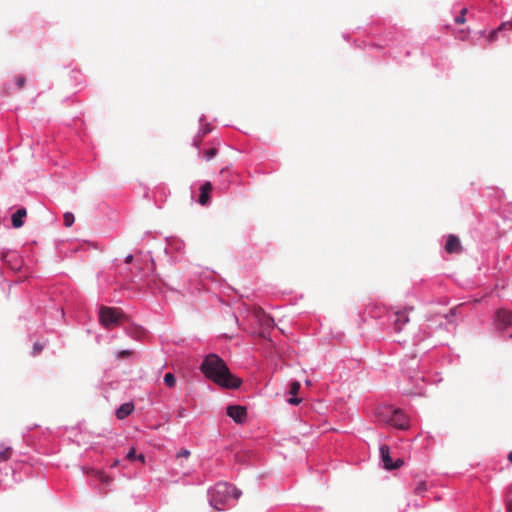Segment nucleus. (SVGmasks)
Masks as SVG:
<instances>
[{"label": "nucleus", "mask_w": 512, "mask_h": 512, "mask_svg": "<svg viewBox=\"0 0 512 512\" xmlns=\"http://www.w3.org/2000/svg\"><path fill=\"white\" fill-rule=\"evenodd\" d=\"M412 306L386 307L378 302H370L365 307V314L378 320L379 325L389 333H400L410 321Z\"/></svg>", "instance_id": "f257e3e1"}, {"label": "nucleus", "mask_w": 512, "mask_h": 512, "mask_svg": "<svg viewBox=\"0 0 512 512\" xmlns=\"http://www.w3.org/2000/svg\"><path fill=\"white\" fill-rule=\"evenodd\" d=\"M199 370L206 379L224 389H238L242 379L234 375L226 362L216 353L205 355Z\"/></svg>", "instance_id": "f03ea898"}, {"label": "nucleus", "mask_w": 512, "mask_h": 512, "mask_svg": "<svg viewBox=\"0 0 512 512\" xmlns=\"http://www.w3.org/2000/svg\"><path fill=\"white\" fill-rule=\"evenodd\" d=\"M420 359L409 356L401 360V375L398 381V390L407 396H423L427 387L424 373L419 369Z\"/></svg>", "instance_id": "7ed1b4c3"}, {"label": "nucleus", "mask_w": 512, "mask_h": 512, "mask_svg": "<svg viewBox=\"0 0 512 512\" xmlns=\"http://www.w3.org/2000/svg\"><path fill=\"white\" fill-rule=\"evenodd\" d=\"M233 292H238V290H232ZM219 301L223 305H227L233 308L232 315L235 319V322L239 325V317L242 316H252L254 321L260 326H272L273 319L265 313V311L255 305H249L248 303L237 298L235 294L231 301H225L222 297H219Z\"/></svg>", "instance_id": "20e7f679"}, {"label": "nucleus", "mask_w": 512, "mask_h": 512, "mask_svg": "<svg viewBox=\"0 0 512 512\" xmlns=\"http://www.w3.org/2000/svg\"><path fill=\"white\" fill-rule=\"evenodd\" d=\"M241 491L229 483H218L208 491L209 504L218 511L226 508L231 500L240 497Z\"/></svg>", "instance_id": "39448f33"}, {"label": "nucleus", "mask_w": 512, "mask_h": 512, "mask_svg": "<svg viewBox=\"0 0 512 512\" xmlns=\"http://www.w3.org/2000/svg\"><path fill=\"white\" fill-rule=\"evenodd\" d=\"M510 327H512V312L506 308L496 309L492 316V330L499 337H505V332Z\"/></svg>", "instance_id": "423d86ee"}, {"label": "nucleus", "mask_w": 512, "mask_h": 512, "mask_svg": "<svg viewBox=\"0 0 512 512\" xmlns=\"http://www.w3.org/2000/svg\"><path fill=\"white\" fill-rule=\"evenodd\" d=\"M123 315V312L119 308L107 306H100L98 312L99 322L105 328L118 325Z\"/></svg>", "instance_id": "0eeeda50"}, {"label": "nucleus", "mask_w": 512, "mask_h": 512, "mask_svg": "<svg viewBox=\"0 0 512 512\" xmlns=\"http://www.w3.org/2000/svg\"><path fill=\"white\" fill-rule=\"evenodd\" d=\"M386 421L393 427L406 430L409 428V419L407 415L400 409L393 406L385 408Z\"/></svg>", "instance_id": "6e6552de"}, {"label": "nucleus", "mask_w": 512, "mask_h": 512, "mask_svg": "<svg viewBox=\"0 0 512 512\" xmlns=\"http://www.w3.org/2000/svg\"><path fill=\"white\" fill-rule=\"evenodd\" d=\"M444 324L442 317H435L428 320L419 327L418 333L414 335V344L418 345L426 339L430 338L434 328L442 327Z\"/></svg>", "instance_id": "1a4fd4ad"}, {"label": "nucleus", "mask_w": 512, "mask_h": 512, "mask_svg": "<svg viewBox=\"0 0 512 512\" xmlns=\"http://www.w3.org/2000/svg\"><path fill=\"white\" fill-rule=\"evenodd\" d=\"M226 414L236 424H243L247 419V409L241 405H228L226 407Z\"/></svg>", "instance_id": "9d476101"}, {"label": "nucleus", "mask_w": 512, "mask_h": 512, "mask_svg": "<svg viewBox=\"0 0 512 512\" xmlns=\"http://www.w3.org/2000/svg\"><path fill=\"white\" fill-rule=\"evenodd\" d=\"M1 259L11 270H19L23 265V259L16 251L3 253Z\"/></svg>", "instance_id": "9b49d317"}, {"label": "nucleus", "mask_w": 512, "mask_h": 512, "mask_svg": "<svg viewBox=\"0 0 512 512\" xmlns=\"http://www.w3.org/2000/svg\"><path fill=\"white\" fill-rule=\"evenodd\" d=\"M379 454L382 467L388 471L393 470V459L390 455V447L386 444L380 445Z\"/></svg>", "instance_id": "f8f14e48"}, {"label": "nucleus", "mask_w": 512, "mask_h": 512, "mask_svg": "<svg viewBox=\"0 0 512 512\" xmlns=\"http://www.w3.org/2000/svg\"><path fill=\"white\" fill-rule=\"evenodd\" d=\"M445 251L449 254L460 253L462 251V245H461L460 239L457 236L450 234L447 237V241L445 244Z\"/></svg>", "instance_id": "ddd939ff"}, {"label": "nucleus", "mask_w": 512, "mask_h": 512, "mask_svg": "<svg viewBox=\"0 0 512 512\" xmlns=\"http://www.w3.org/2000/svg\"><path fill=\"white\" fill-rule=\"evenodd\" d=\"M135 410L134 403L132 401L121 404L115 411V416L118 420H124Z\"/></svg>", "instance_id": "4468645a"}, {"label": "nucleus", "mask_w": 512, "mask_h": 512, "mask_svg": "<svg viewBox=\"0 0 512 512\" xmlns=\"http://www.w3.org/2000/svg\"><path fill=\"white\" fill-rule=\"evenodd\" d=\"M27 216V210L25 208L18 209L11 217L12 226L14 228H20L24 224V218Z\"/></svg>", "instance_id": "2eb2a0df"}, {"label": "nucleus", "mask_w": 512, "mask_h": 512, "mask_svg": "<svg viewBox=\"0 0 512 512\" xmlns=\"http://www.w3.org/2000/svg\"><path fill=\"white\" fill-rule=\"evenodd\" d=\"M200 190H201V193H200L198 201L201 205H206L210 199V193L212 191V184L210 182H205L201 186Z\"/></svg>", "instance_id": "dca6fc26"}, {"label": "nucleus", "mask_w": 512, "mask_h": 512, "mask_svg": "<svg viewBox=\"0 0 512 512\" xmlns=\"http://www.w3.org/2000/svg\"><path fill=\"white\" fill-rule=\"evenodd\" d=\"M459 355L454 354L450 351V349H446L442 352V360L443 362H447L449 364H455L459 362Z\"/></svg>", "instance_id": "f3484780"}, {"label": "nucleus", "mask_w": 512, "mask_h": 512, "mask_svg": "<svg viewBox=\"0 0 512 512\" xmlns=\"http://www.w3.org/2000/svg\"><path fill=\"white\" fill-rule=\"evenodd\" d=\"M163 382L167 387L173 388L176 385V377L172 372H167L163 377Z\"/></svg>", "instance_id": "a211bd4d"}, {"label": "nucleus", "mask_w": 512, "mask_h": 512, "mask_svg": "<svg viewBox=\"0 0 512 512\" xmlns=\"http://www.w3.org/2000/svg\"><path fill=\"white\" fill-rule=\"evenodd\" d=\"M428 490V485L426 481H420L417 483L414 488V493L416 495H423Z\"/></svg>", "instance_id": "6ab92c4d"}, {"label": "nucleus", "mask_w": 512, "mask_h": 512, "mask_svg": "<svg viewBox=\"0 0 512 512\" xmlns=\"http://www.w3.org/2000/svg\"><path fill=\"white\" fill-rule=\"evenodd\" d=\"M133 351L131 349H123V350H118L117 352H115V358L116 359H125V358H128L132 355Z\"/></svg>", "instance_id": "aec40b11"}, {"label": "nucleus", "mask_w": 512, "mask_h": 512, "mask_svg": "<svg viewBox=\"0 0 512 512\" xmlns=\"http://www.w3.org/2000/svg\"><path fill=\"white\" fill-rule=\"evenodd\" d=\"M301 388V384L299 381L297 380H293L291 383H290V386H289V394L291 395H297L299 390Z\"/></svg>", "instance_id": "412c9836"}, {"label": "nucleus", "mask_w": 512, "mask_h": 512, "mask_svg": "<svg viewBox=\"0 0 512 512\" xmlns=\"http://www.w3.org/2000/svg\"><path fill=\"white\" fill-rule=\"evenodd\" d=\"M494 290H491L490 293H486L484 296H482L480 299L475 298L474 301L476 303H488L491 299L495 298V295L493 293Z\"/></svg>", "instance_id": "4be33fe9"}, {"label": "nucleus", "mask_w": 512, "mask_h": 512, "mask_svg": "<svg viewBox=\"0 0 512 512\" xmlns=\"http://www.w3.org/2000/svg\"><path fill=\"white\" fill-rule=\"evenodd\" d=\"M11 451H12V448L9 446L0 450V462L7 461L10 458Z\"/></svg>", "instance_id": "5701e85b"}, {"label": "nucleus", "mask_w": 512, "mask_h": 512, "mask_svg": "<svg viewBox=\"0 0 512 512\" xmlns=\"http://www.w3.org/2000/svg\"><path fill=\"white\" fill-rule=\"evenodd\" d=\"M63 219H64V225L66 227H70L73 225L74 223V215L71 213V212H66L63 216Z\"/></svg>", "instance_id": "b1692460"}, {"label": "nucleus", "mask_w": 512, "mask_h": 512, "mask_svg": "<svg viewBox=\"0 0 512 512\" xmlns=\"http://www.w3.org/2000/svg\"><path fill=\"white\" fill-rule=\"evenodd\" d=\"M286 402L290 405L297 406L302 402V398L298 397L297 395H292L286 400Z\"/></svg>", "instance_id": "393cba45"}, {"label": "nucleus", "mask_w": 512, "mask_h": 512, "mask_svg": "<svg viewBox=\"0 0 512 512\" xmlns=\"http://www.w3.org/2000/svg\"><path fill=\"white\" fill-rule=\"evenodd\" d=\"M191 455V452L190 450L186 449V448H181L177 454H176V458L177 459H181V458H188L189 456Z\"/></svg>", "instance_id": "a878e982"}, {"label": "nucleus", "mask_w": 512, "mask_h": 512, "mask_svg": "<svg viewBox=\"0 0 512 512\" xmlns=\"http://www.w3.org/2000/svg\"><path fill=\"white\" fill-rule=\"evenodd\" d=\"M467 13V9L463 8L460 12V15L455 18V22L457 24H464L465 23V15Z\"/></svg>", "instance_id": "bb28decb"}, {"label": "nucleus", "mask_w": 512, "mask_h": 512, "mask_svg": "<svg viewBox=\"0 0 512 512\" xmlns=\"http://www.w3.org/2000/svg\"><path fill=\"white\" fill-rule=\"evenodd\" d=\"M136 455V449L134 447H131L126 454V459L131 462L136 461Z\"/></svg>", "instance_id": "cd10ccee"}, {"label": "nucleus", "mask_w": 512, "mask_h": 512, "mask_svg": "<svg viewBox=\"0 0 512 512\" xmlns=\"http://www.w3.org/2000/svg\"><path fill=\"white\" fill-rule=\"evenodd\" d=\"M505 503L508 512H512V493L508 492L505 496Z\"/></svg>", "instance_id": "c85d7f7f"}, {"label": "nucleus", "mask_w": 512, "mask_h": 512, "mask_svg": "<svg viewBox=\"0 0 512 512\" xmlns=\"http://www.w3.org/2000/svg\"><path fill=\"white\" fill-rule=\"evenodd\" d=\"M44 348V345L39 343V342H35L34 345H33V350H32V355L33 356H36L38 355Z\"/></svg>", "instance_id": "c756f323"}, {"label": "nucleus", "mask_w": 512, "mask_h": 512, "mask_svg": "<svg viewBox=\"0 0 512 512\" xmlns=\"http://www.w3.org/2000/svg\"><path fill=\"white\" fill-rule=\"evenodd\" d=\"M217 154V149L215 148H210L208 150L205 151L204 153V156L206 158V160H211L215 155Z\"/></svg>", "instance_id": "7c9ffc66"}, {"label": "nucleus", "mask_w": 512, "mask_h": 512, "mask_svg": "<svg viewBox=\"0 0 512 512\" xmlns=\"http://www.w3.org/2000/svg\"><path fill=\"white\" fill-rule=\"evenodd\" d=\"M511 22H512V19L509 20V21H505L503 23H501V25L497 28L499 31H502V30H505V29H511Z\"/></svg>", "instance_id": "2f4dec72"}, {"label": "nucleus", "mask_w": 512, "mask_h": 512, "mask_svg": "<svg viewBox=\"0 0 512 512\" xmlns=\"http://www.w3.org/2000/svg\"><path fill=\"white\" fill-rule=\"evenodd\" d=\"M142 263H143V260L141 258H136L135 261L133 262L134 264V268L138 271H141L142 270Z\"/></svg>", "instance_id": "473e14b6"}, {"label": "nucleus", "mask_w": 512, "mask_h": 512, "mask_svg": "<svg viewBox=\"0 0 512 512\" xmlns=\"http://www.w3.org/2000/svg\"><path fill=\"white\" fill-rule=\"evenodd\" d=\"M392 464H393V470H394V469L400 468L404 464V461L401 458H397L395 461L394 460L392 461Z\"/></svg>", "instance_id": "72a5a7b5"}, {"label": "nucleus", "mask_w": 512, "mask_h": 512, "mask_svg": "<svg viewBox=\"0 0 512 512\" xmlns=\"http://www.w3.org/2000/svg\"><path fill=\"white\" fill-rule=\"evenodd\" d=\"M498 32H499V30H498V29H495V30H493V31L490 33V35H489V37H488L489 42H494V41H496V40H497Z\"/></svg>", "instance_id": "f704fd0d"}, {"label": "nucleus", "mask_w": 512, "mask_h": 512, "mask_svg": "<svg viewBox=\"0 0 512 512\" xmlns=\"http://www.w3.org/2000/svg\"><path fill=\"white\" fill-rule=\"evenodd\" d=\"M105 338H106V343H107V344H110V343H112V342H113V340L116 338V335H115V334H113V333H111V332H107V333L105 334Z\"/></svg>", "instance_id": "c9c22d12"}, {"label": "nucleus", "mask_w": 512, "mask_h": 512, "mask_svg": "<svg viewBox=\"0 0 512 512\" xmlns=\"http://www.w3.org/2000/svg\"><path fill=\"white\" fill-rule=\"evenodd\" d=\"M95 341H96L97 344H102L103 342L106 343L105 334H98V335H96Z\"/></svg>", "instance_id": "e433bc0d"}, {"label": "nucleus", "mask_w": 512, "mask_h": 512, "mask_svg": "<svg viewBox=\"0 0 512 512\" xmlns=\"http://www.w3.org/2000/svg\"><path fill=\"white\" fill-rule=\"evenodd\" d=\"M25 84V78L24 77H17L16 78V85L18 86V88H22Z\"/></svg>", "instance_id": "4c0bfd02"}, {"label": "nucleus", "mask_w": 512, "mask_h": 512, "mask_svg": "<svg viewBox=\"0 0 512 512\" xmlns=\"http://www.w3.org/2000/svg\"><path fill=\"white\" fill-rule=\"evenodd\" d=\"M134 261H135V259H134V256H133V255H128V256H126V258H125V263H126V264H132Z\"/></svg>", "instance_id": "58836bf2"}, {"label": "nucleus", "mask_w": 512, "mask_h": 512, "mask_svg": "<svg viewBox=\"0 0 512 512\" xmlns=\"http://www.w3.org/2000/svg\"><path fill=\"white\" fill-rule=\"evenodd\" d=\"M136 460H138V461H140V462L144 463V462H145V456H144V454H142V453L137 454V455H136Z\"/></svg>", "instance_id": "ea45409f"}, {"label": "nucleus", "mask_w": 512, "mask_h": 512, "mask_svg": "<svg viewBox=\"0 0 512 512\" xmlns=\"http://www.w3.org/2000/svg\"><path fill=\"white\" fill-rule=\"evenodd\" d=\"M185 412H186V410L184 408H180L178 410V415L177 416L178 417H184L185 416Z\"/></svg>", "instance_id": "a19ab883"}, {"label": "nucleus", "mask_w": 512, "mask_h": 512, "mask_svg": "<svg viewBox=\"0 0 512 512\" xmlns=\"http://www.w3.org/2000/svg\"><path fill=\"white\" fill-rule=\"evenodd\" d=\"M507 458H508L509 462L512 463V450L509 452Z\"/></svg>", "instance_id": "79ce46f5"}, {"label": "nucleus", "mask_w": 512, "mask_h": 512, "mask_svg": "<svg viewBox=\"0 0 512 512\" xmlns=\"http://www.w3.org/2000/svg\"><path fill=\"white\" fill-rule=\"evenodd\" d=\"M57 312H58V313H60L61 317H63V316H64V311H63V309H58V310H57Z\"/></svg>", "instance_id": "37998d69"}, {"label": "nucleus", "mask_w": 512, "mask_h": 512, "mask_svg": "<svg viewBox=\"0 0 512 512\" xmlns=\"http://www.w3.org/2000/svg\"><path fill=\"white\" fill-rule=\"evenodd\" d=\"M118 462H119L118 460H115L114 463L112 464V466H116Z\"/></svg>", "instance_id": "c03bdc74"}, {"label": "nucleus", "mask_w": 512, "mask_h": 512, "mask_svg": "<svg viewBox=\"0 0 512 512\" xmlns=\"http://www.w3.org/2000/svg\"><path fill=\"white\" fill-rule=\"evenodd\" d=\"M414 506H415L416 508H418V507H420L421 505H420L419 503H415V504H414Z\"/></svg>", "instance_id": "a18cd8bd"}, {"label": "nucleus", "mask_w": 512, "mask_h": 512, "mask_svg": "<svg viewBox=\"0 0 512 512\" xmlns=\"http://www.w3.org/2000/svg\"><path fill=\"white\" fill-rule=\"evenodd\" d=\"M305 512H322V510H316V511H305Z\"/></svg>", "instance_id": "49530a36"}, {"label": "nucleus", "mask_w": 512, "mask_h": 512, "mask_svg": "<svg viewBox=\"0 0 512 512\" xmlns=\"http://www.w3.org/2000/svg\"><path fill=\"white\" fill-rule=\"evenodd\" d=\"M508 338L512 339V332L508 334Z\"/></svg>", "instance_id": "de8ad7c7"}, {"label": "nucleus", "mask_w": 512, "mask_h": 512, "mask_svg": "<svg viewBox=\"0 0 512 512\" xmlns=\"http://www.w3.org/2000/svg\"><path fill=\"white\" fill-rule=\"evenodd\" d=\"M224 337L228 338V339H231V337H229L227 334H224Z\"/></svg>", "instance_id": "09e8293b"}]
</instances>
